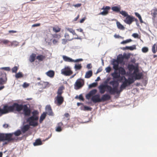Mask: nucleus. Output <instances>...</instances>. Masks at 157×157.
I'll return each instance as SVG.
<instances>
[{
	"label": "nucleus",
	"mask_w": 157,
	"mask_h": 157,
	"mask_svg": "<svg viewBox=\"0 0 157 157\" xmlns=\"http://www.w3.org/2000/svg\"><path fill=\"white\" fill-rule=\"evenodd\" d=\"M109 84L113 86V88L109 85H107L108 87V92L110 94H114L115 93L117 94H119L122 91V89H121V87L120 90H118L117 87L118 86L119 83L116 80L111 81L109 82Z\"/></svg>",
	"instance_id": "f257e3e1"
},
{
	"label": "nucleus",
	"mask_w": 157,
	"mask_h": 157,
	"mask_svg": "<svg viewBox=\"0 0 157 157\" xmlns=\"http://www.w3.org/2000/svg\"><path fill=\"white\" fill-rule=\"evenodd\" d=\"M23 110V113L25 117H29L30 115L31 110L27 105H23L17 103L16 106V111L19 112Z\"/></svg>",
	"instance_id": "f03ea898"
},
{
	"label": "nucleus",
	"mask_w": 157,
	"mask_h": 157,
	"mask_svg": "<svg viewBox=\"0 0 157 157\" xmlns=\"http://www.w3.org/2000/svg\"><path fill=\"white\" fill-rule=\"evenodd\" d=\"M120 14L124 17H126L124 21L125 23L130 25L133 21H134L135 17L132 16L128 15L125 11L122 10L120 12Z\"/></svg>",
	"instance_id": "7ed1b4c3"
},
{
	"label": "nucleus",
	"mask_w": 157,
	"mask_h": 157,
	"mask_svg": "<svg viewBox=\"0 0 157 157\" xmlns=\"http://www.w3.org/2000/svg\"><path fill=\"white\" fill-rule=\"evenodd\" d=\"M17 103H14L12 105L10 106L7 105H5L3 109V114L8 113L10 112H13L14 111H16V106Z\"/></svg>",
	"instance_id": "20e7f679"
},
{
	"label": "nucleus",
	"mask_w": 157,
	"mask_h": 157,
	"mask_svg": "<svg viewBox=\"0 0 157 157\" xmlns=\"http://www.w3.org/2000/svg\"><path fill=\"white\" fill-rule=\"evenodd\" d=\"M134 82V80L132 78H128L127 79L125 77H124V81L122 82V83L121 85V89H122L123 90L127 87L133 83Z\"/></svg>",
	"instance_id": "39448f33"
},
{
	"label": "nucleus",
	"mask_w": 157,
	"mask_h": 157,
	"mask_svg": "<svg viewBox=\"0 0 157 157\" xmlns=\"http://www.w3.org/2000/svg\"><path fill=\"white\" fill-rule=\"evenodd\" d=\"M38 119V117H34L33 116H32L26 119V122L29 123V126L35 127L38 125V123L36 121Z\"/></svg>",
	"instance_id": "423d86ee"
},
{
	"label": "nucleus",
	"mask_w": 157,
	"mask_h": 157,
	"mask_svg": "<svg viewBox=\"0 0 157 157\" xmlns=\"http://www.w3.org/2000/svg\"><path fill=\"white\" fill-rule=\"evenodd\" d=\"M84 80L81 79H78L74 84V88L76 90H78L82 88L84 85Z\"/></svg>",
	"instance_id": "0eeeda50"
},
{
	"label": "nucleus",
	"mask_w": 157,
	"mask_h": 157,
	"mask_svg": "<svg viewBox=\"0 0 157 157\" xmlns=\"http://www.w3.org/2000/svg\"><path fill=\"white\" fill-rule=\"evenodd\" d=\"M72 73L70 67L68 66H65L64 68L61 70V73L66 76H69Z\"/></svg>",
	"instance_id": "6e6552de"
},
{
	"label": "nucleus",
	"mask_w": 157,
	"mask_h": 157,
	"mask_svg": "<svg viewBox=\"0 0 157 157\" xmlns=\"http://www.w3.org/2000/svg\"><path fill=\"white\" fill-rule=\"evenodd\" d=\"M63 101V98L62 96L57 95L55 98L54 102L57 105L59 106L62 104Z\"/></svg>",
	"instance_id": "1a4fd4ad"
},
{
	"label": "nucleus",
	"mask_w": 157,
	"mask_h": 157,
	"mask_svg": "<svg viewBox=\"0 0 157 157\" xmlns=\"http://www.w3.org/2000/svg\"><path fill=\"white\" fill-rule=\"evenodd\" d=\"M91 100L94 103H99L101 102V98L99 94H95L92 96Z\"/></svg>",
	"instance_id": "9d476101"
},
{
	"label": "nucleus",
	"mask_w": 157,
	"mask_h": 157,
	"mask_svg": "<svg viewBox=\"0 0 157 157\" xmlns=\"http://www.w3.org/2000/svg\"><path fill=\"white\" fill-rule=\"evenodd\" d=\"M45 110L46 112H45L48 115L50 116H53L54 115L51 107L50 105H48L45 107Z\"/></svg>",
	"instance_id": "9b49d317"
},
{
	"label": "nucleus",
	"mask_w": 157,
	"mask_h": 157,
	"mask_svg": "<svg viewBox=\"0 0 157 157\" xmlns=\"http://www.w3.org/2000/svg\"><path fill=\"white\" fill-rule=\"evenodd\" d=\"M6 75V73H2L1 77H0V84L1 85L5 84L7 80Z\"/></svg>",
	"instance_id": "f8f14e48"
},
{
	"label": "nucleus",
	"mask_w": 157,
	"mask_h": 157,
	"mask_svg": "<svg viewBox=\"0 0 157 157\" xmlns=\"http://www.w3.org/2000/svg\"><path fill=\"white\" fill-rule=\"evenodd\" d=\"M120 63L115 59H113L111 61V64L113 66V68L114 70H117V69L119 67V64Z\"/></svg>",
	"instance_id": "ddd939ff"
},
{
	"label": "nucleus",
	"mask_w": 157,
	"mask_h": 157,
	"mask_svg": "<svg viewBox=\"0 0 157 157\" xmlns=\"http://www.w3.org/2000/svg\"><path fill=\"white\" fill-rule=\"evenodd\" d=\"M108 85L107 84H101L99 86L98 88L101 94H103L104 93L105 91V88H106L107 89V91L108 92V87L107 86Z\"/></svg>",
	"instance_id": "4468645a"
},
{
	"label": "nucleus",
	"mask_w": 157,
	"mask_h": 157,
	"mask_svg": "<svg viewBox=\"0 0 157 157\" xmlns=\"http://www.w3.org/2000/svg\"><path fill=\"white\" fill-rule=\"evenodd\" d=\"M114 72L111 74L114 79H117L120 77V74L117 71V70H114Z\"/></svg>",
	"instance_id": "2eb2a0df"
},
{
	"label": "nucleus",
	"mask_w": 157,
	"mask_h": 157,
	"mask_svg": "<svg viewBox=\"0 0 157 157\" xmlns=\"http://www.w3.org/2000/svg\"><path fill=\"white\" fill-rule=\"evenodd\" d=\"M13 134V133L6 134V140H7L8 142H9L13 140L14 139L12 137Z\"/></svg>",
	"instance_id": "dca6fc26"
},
{
	"label": "nucleus",
	"mask_w": 157,
	"mask_h": 157,
	"mask_svg": "<svg viewBox=\"0 0 157 157\" xmlns=\"http://www.w3.org/2000/svg\"><path fill=\"white\" fill-rule=\"evenodd\" d=\"M110 98L111 97L109 95L107 94H105L103 95L102 96L101 98V101H104L106 100H109L110 99Z\"/></svg>",
	"instance_id": "f3484780"
},
{
	"label": "nucleus",
	"mask_w": 157,
	"mask_h": 157,
	"mask_svg": "<svg viewBox=\"0 0 157 157\" xmlns=\"http://www.w3.org/2000/svg\"><path fill=\"white\" fill-rule=\"evenodd\" d=\"M136 46L135 45H133L132 46H126L125 47H123L121 49L123 50H129L131 51L133 50L136 49Z\"/></svg>",
	"instance_id": "a211bd4d"
},
{
	"label": "nucleus",
	"mask_w": 157,
	"mask_h": 157,
	"mask_svg": "<svg viewBox=\"0 0 157 157\" xmlns=\"http://www.w3.org/2000/svg\"><path fill=\"white\" fill-rule=\"evenodd\" d=\"M111 9L114 12L117 13H120V12L121 11H120L121 9V6H114L112 7Z\"/></svg>",
	"instance_id": "6ab92c4d"
},
{
	"label": "nucleus",
	"mask_w": 157,
	"mask_h": 157,
	"mask_svg": "<svg viewBox=\"0 0 157 157\" xmlns=\"http://www.w3.org/2000/svg\"><path fill=\"white\" fill-rule=\"evenodd\" d=\"M80 109L81 110L84 111H90L92 109V108L86 106H82L80 107Z\"/></svg>",
	"instance_id": "aec40b11"
},
{
	"label": "nucleus",
	"mask_w": 157,
	"mask_h": 157,
	"mask_svg": "<svg viewBox=\"0 0 157 157\" xmlns=\"http://www.w3.org/2000/svg\"><path fill=\"white\" fill-rule=\"evenodd\" d=\"M62 57L63 60L65 62H73L74 61V59L67 56L63 55Z\"/></svg>",
	"instance_id": "412c9836"
},
{
	"label": "nucleus",
	"mask_w": 157,
	"mask_h": 157,
	"mask_svg": "<svg viewBox=\"0 0 157 157\" xmlns=\"http://www.w3.org/2000/svg\"><path fill=\"white\" fill-rule=\"evenodd\" d=\"M117 70L120 73V74L124 75L126 74V71L125 69L122 67H119L117 69Z\"/></svg>",
	"instance_id": "4be33fe9"
},
{
	"label": "nucleus",
	"mask_w": 157,
	"mask_h": 157,
	"mask_svg": "<svg viewBox=\"0 0 157 157\" xmlns=\"http://www.w3.org/2000/svg\"><path fill=\"white\" fill-rule=\"evenodd\" d=\"M29 128L30 126L29 124L25 125L21 128V131L22 132L25 133L29 129Z\"/></svg>",
	"instance_id": "5701e85b"
},
{
	"label": "nucleus",
	"mask_w": 157,
	"mask_h": 157,
	"mask_svg": "<svg viewBox=\"0 0 157 157\" xmlns=\"http://www.w3.org/2000/svg\"><path fill=\"white\" fill-rule=\"evenodd\" d=\"M63 124L62 122H60L58 124L57 126L56 129V131L57 132H60L62 130L61 127L63 125Z\"/></svg>",
	"instance_id": "b1692460"
},
{
	"label": "nucleus",
	"mask_w": 157,
	"mask_h": 157,
	"mask_svg": "<svg viewBox=\"0 0 157 157\" xmlns=\"http://www.w3.org/2000/svg\"><path fill=\"white\" fill-rule=\"evenodd\" d=\"M124 58V57L122 54H120L117 56L116 60H117L118 62L121 63L123 61Z\"/></svg>",
	"instance_id": "393cba45"
},
{
	"label": "nucleus",
	"mask_w": 157,
	"mask_h": 157,
	"mask_svg": "<svg viewBox=\"0 0 157 157\" xmlns=\"http://www.w3.org/2000/svg\"><path fill=\"white\" fill-rule=\"evenodd\" d=\"M92 74L93 72L91 70L88 71L86 72L85 78H89L92 76Z\"/></svg>",
	"instance_id": "a878e982"
},
{
	"label": "nucleus",
	"mask_w": 157,
	"mask_h": 157,
	"mask_svg": "<svg viewBox=\"0 0 157 157\" xmlns=\"http://www.w3.org/2000/svg\"><path fill=\"white\" fill-rule=\"evenodd\" d=\"M116 25L117 28L121 30H124V29L125 27L118 21H117L116 22Z\"/></svg>",
	"instance_id": "bb28decb"
},
{
	"label": "nucleus",
	"mask_w": 157,
	"mask_h": 157,
	"mask_svg": "<svg viewBox=\"0 0 157 157\" xmlns=\"http://www.w3.org/2000/svg\"><path fill=\"white\" fill-rule=\"evenodd\" d=\"M36 55L34 53H32L30 56L29 60L31 62H33L35 59Z\"/></svg>",
	"instance_id": "cd10ccee"
},
{
	"label": "nucleus",
	"mask_w": 157,
	"mask_h": 157,
	"mask_svg": "<svg viewBox=\"0 0 157 157\" xmlns=\"http://www.w3.org/2000/svg\"><path fill=\"white\" fill-rule=\"evenodd\" d=\"M143 75L142 73H139L136 74L135 75L133 76L136 79H140L142 77Z\"/></svg>",
	"instance_id": "c85d7f7f"
},
{
	"label": "nucleus",
	"mask_w": 157,
	"mask_h": 157,
	"mask_svg": "<svg viewBox=\"0 0 157 157\" xmlns=\"http://www.w3.org/2000/svg\"><path fill=\"white\" fill-rule=\"evenodd\" d=\"M64 88L63 86H62L60 87L58 89L57 92L58 95L61 96V94L63 93V90H64Z\"/></svg>",
	"instance_id": "c756f323"
},
{
	"label": "nucleus",
	"mask_w": 157,
	"mask_h": 157,
	"mask_svg": "<svg viewBox=\"0 0 157 157\" xmlns=\"http://www.w3.org/2000/svg\"><path fill=\"white\" fill-rule=\"evenodd\" d=\"M46 115V113L44 112L41 115L40 119V123H41L43 120L45 118Z\"/></svg>",
	"instance_id": "7c9ffc66"
},
{
	"label": "nucleus",
	"mask_w": 157,
	"mask_h": 157,
	"mask_svg": "<svg viewBox=\"0 0 157 157\" xmlns=\"http://www.w3.org/2000/svg\"><path fill=\"white\" fill-rule=\"evenodd\" d=\"M46 74L48 76L50 77H52L54 76V72L53 71L50 70L47 72Z\"/></svg>",
	"instance_id": "2f4dec72"
},
{
	"label": "nucleus",
	"mask_w": 157,
	"mask_h": 157,
	"mask_svg": "<svg viewBox=\"0 0 157 157\" xmlns=\"http://www.w3.org/2000/svg\"><path fill=\"white\" fill-rule=\"evenodd\" d=\"M42 144V142H41L40 140L38 139L36 140L35 142H34L33 144L34 146H36L38 145H41Z\"/></svg>",
	"instance_id": "473e14b6"
},
{
	"label": "nucleus",
	"mask_w": 157,
	"mask_h": 157,
	"mask_svg": "<svg viewBox=\"0 0 157 157\" xmlns=\"http://www.w3.org/2000/svg\"><path fill=\"white\" fill-rule=\"evenodd\" d=\"M66 29L70 33H72L73 35H75L76 36H78V35L75 33V30H74L68 27H66Z\"/></svg>",
	"instance_id": "72a5a7b5"
},
{
	"label": "nucleus",
	"mask_w": 157,
	"mask_h": 157,
	"mask_svg": "<svg viewBox=\"0 0 157 157\" xmlns=\"http://www.w3.org/2000/svg\"><path fill=\"white\" fill-rule=\"evenodd\" d=\"M24 75L22 74V72H19L17 73H16L15 77L17 78H21L23 77Z\"/></svg>",
	"instance_id": "f704fd0d"
},
{
	"label": "nucleus",
	"mask_w": 157,
	"mask_h": 157,
	"mask_svg": "<svg viewBox=\"0 0 157 157\" xmlns=\"http://www.w3.org/2000/svg\"><path fill=\"white\" fill-rule=\"evenodd\" d=\"M48 83V82H42V81H41L40 82H38L37 84L38 86L44 85V86H43V87L44 88H45Z\"/></svg>",
	"instance_id": "c9c22d12"
},
{
	"label": "nucleus",
	"mask_w": 157,
	"mask_h": 157,
	"mask_svg": "<svg viewBox=\"0 0 157 157\" xmlns=\"http://www.w3.org/2000/svg\"><path fill=\"white\" fill-rule=\"evenodd\" d=\"M6 134H2L0 135V140L1 141L6 140Z\"/></svg>",
	"instance_id": "e433bc0d"
},
{
	"label": "nucleus",
	"mask_w": 157,
	"mask_h": 157,
	"mask_svg": "<svg viewBox=\"0 0 157 157\" xmlns=\"http://www.w3.org/2000/svg\"><path fill=\"white\" fill-rule=\"evenodd\" d=\"M157 9H155L153 11H152L151 13V15L153 17L155 18L156 15H157Z\"/></svg>",
	"instance_id": "4c0bfd02"
},
{
	"label": "nucleus",
	"mask_w": 157,
	"mask_h": 157,
	"mask_svg": "<svg viewBox=\"0 0 157 157\" xmlns=\"http://www.w3.org/2000/svg\"><path fill=\"white\" fill-rule=\"evenodd\" d=\"M18 45V43L16 41H13L11 42V45L9 46L16 47Z\"/></svg>",
	"instance_id": "58836bf2"
},
{
	"label": "nucleus",
	"mask_w": 157,
	"mask_h": 157,
	"mask_svg": "<svg viewBox=\"0 0 157 157\" xmlns=\"http://www.w3.org/2000/svg\"><path fill=\"white\" fill-rule=\"evenodd\" d=\"M45 58V57L44 56L42 55H40L36 57V59L40 61H42Z\"/></svg>",
	"instance_id": "ea45409f"
},
{
	"label": "nucleus",
	"mask_w": 157,
	"mask_h": 157,
	"mask_svg": "<svg viewBox=\"0 0 157 157\" xmlns=\"http://www.w3.org/2000/svg\"><path fill=\"white\" fill-rule=\"evenodd\" d=\"M82 67V66L81 64H78V65L75 64L74 67V68L75 70H80L81 68Z\"/></svg>",
	"instance_id": "a19ab883"
},
{
	"label": "nucleus",
	"mask_w": 157,
	"mask_h": 157,
	"mask_svg": "<svg viewBox=\"0 0 157 157\" xmlns=\"http://www.w3.org/2000/svg\"><path fill=\"white\" fill-rule=\"evenodd\" d=\"M98 85V83L97 82H94L92 84H90L89 86V88H91L92 87H94L97 86Z\"/></svg>",
	"instance_id": "79ce46f5"
},
{
	"label": "nucleus",
	"mask_w": 157,
	"mask_h": 157,
	"mask_svg": "<svg viewBox=\"0 0 157 157\" xmlns=\"http://www.w3.org/2000/svg\"><path fill=\"white\" fill-rule=\"evenodd\" d=\"M13 133L16 136H19L21 134V132L20 130H18Z\"/></svg>",
	"instance_id": "37998d69"
},
{
	"label": "nucleus",
	"mask_w": 157,
	"mask_h": 157,
	"mask_svg": "<svg viewBox=\"0 0 157 157\" xmlns=\"http://www.w3.org/2000/svg\"><path fill=\"white\" fill-rule=\"evenodd\" d=\"M132 41V40L130 39H127L126 40L123 41L121 43V44H125L127 43H128Z\"/></svg>",
	"instance_id": "c03bdc74"
},
{
	"label": "nucleus",
	"mask_w": 157,
	"mask_h": 157,
	"mask_svg": "<svg viewBox=\"0 0 157 157\" xmlns=\"http://www.w3.org/2000/svg\"><path fill=\"white\" fill-rule=\"evenodd\" d=\"M97 92V90L96 89H93L89 92L90 94L92 96L95 94Z\"/></svg>",
	"instance_id": "a18cd8bd"
},
{
	"label": "nucleus",
	"mask_w": 157,
	"mask_h": 157,
	"mask_svg": "<svg viewBox=\"0 0 157 157\" xmlns=\"http://www.w3.org/2000/svg\"><path fill=\"white\" fill-rule=\"evenodd\" d=\"M18 69V67L17 66H14L12 69V72L16 73Z\"/></svg>",
	"instance_id": "49530a36"
},
{
	"label": "nucleus",
	"mask_w": 157,
	"mask_h": 157,
	"mask_svg": "<svg viewBox=\"0 0 157 157\" xmlns=\"http://www.w3.org/2000/svg\"><path fill=\"white\" fill-rule=\"evenodd\" d=\"M148 50V49L147 47H144L142 48V51L143 52L146 53L147 52Z\"/></svg>",
	"instance_id": "de8ad7c7"
},
{
	"label": "nucleus",
	"mask_w": 157,
	"mask_h": 157,
	"mask_svg": "<svg viewBox=\"0 0 157 157\" xmlns=\"http://www.w3.org/2000/svg\"><path fill=\"white\" fill-rule=\"evenodd\" d=\"M32 113L33 114L32 116H33L34 117H38L37 116H36L38 114V112L37 110H34L32 112Z\"/></svg>",
	"instance_id": "09e8293b"
},
{
	"label": "nucleus",
	"mask_w": 157,
	"mask_h": 157,
	"mask_svg": "<svg viewBox=\"0 0 157 157\" xmlns=\"http://www.w3.org/2000/svg\"><path fill=\"white\" fill-rule=\"evenodd\" d=\"M53 31L54 32H55L56 33H58V32H59V31H60V29L59 28H56L54 27L53 28Z\"/></svg>",
	"instance_id": "8fccbe9b"
},
{
	"label": "nucleus",
	"mask_w": 157,
	"mask_h": 157,
	"mask_svg": "<svg viewBox=\"0 0 157 157\" xmlns=\"http://www.w3.org/2000/svg\"><path fill=\"white\" fill-rule=\"evenodd\" d=\"M1 69L7 71H9L10 70V68L9 67H2L1 68Z\"/></svg>",
	"instance_id": "3c124183"
},
{
	"label": "nucleus",
	"mask_w": 157,
	"mask_h": 157,
	"mask_svg": "<svg viewBox=\"0 0 157 157\" xmlns=\"http://www.w3.org/2000/svg\"><path fill=\"white\" fill-rule=\"evenodd\" d=\"M155 46H156V44H155L153 45V46L152 47V52L153 53H156V51L155 50Z\"/></svg>",
	"instance_id": "603ef678"
},
{
	"label": "nucleus",
	"mask_w": 157,
	"mask_h": 157,
	"mask_svg": "<svg viewBox=\"0 0 157 157\" xmlns=\"http://www.w3.org/2000/svg\"><path fill=\"white\" fill-rule=\"evenodd\" d=\"M124 76H121L118 78V80H116V81H117V82L119 81L120 82H121L123 79L124 80Z\"/></svg>",
	"instance_id": "864d4df0"
},
{
	"label": "nucleus",
	"mask_w": 157,
	"mask_h": 157,
	"mask_svg": "<svg viewBox=\"0 0 157 157\" xmlns=\"http://www.w3.org/2000/svg\"><path fill=\"white\" fill-rule=\"evenodd\" d=\"M110 9V7L109 6H106L105 7L104 11L107 12V13H108V11Z\"/></svg>",
	"instance_id": "5fc2aeb1"
},
{
	"label": "nucleus",
	"mask_w": 157,
	"mask_h": 157,
	"mask_svg": "<svg viewBox=\"0 0 157 157\" xmlns=\"http://www.w3.org/2000/svg\"><path fill=\"white\" fill-rule=\"evenodd\" d=\"M123 56L124 58L126 59H128L130 57V54H127L126 53H124L123 54Z\"/></svg>",
	"instance_id": "6e6d98bb"
},
{
	"label": "nucleus",
	"mask_w": 157,
	"mask_h": 157,
	"mask_svg": "<svg viewBox=\"0 0 157 157\" xmlns=\"http://www.w3.org/2000/svg\"><path fill=\"white\" fill-rule=\"evenodd\" d=\"M2 42L5 44H7L8 43L10 42L9 41L7 40H3L2 41Z\"/></svg>",
	"instance_id": "4d7b16f0"
},
{
	"label": "nucleus",
	"mask_w": 157,
	"mask_h": 157,
	"mask_svg": "<svg viewBox=\"0 0 157 157\" xmlns=\"http://www.w3.org/2000/svg\"><path fill=\"white\" fill-rule=\"evenodd\" d=\"M138 69L137 68H136L135 69L132 73L133 76L135 75L136 74H137V73L138 72Z\"/></svg>",
	"instance_id": "13d9d810"
},
{
	"label": "nucleus",
	"mask_w": 157,
	"mask_h": 157,
	"mask_svg": "<svg viewBox=\"0 0 157 157\" xmlns=\"http://www.w3.org/2000/svg\"><path fill=\"white\" fill-rule=\"evenodd\" d=\"M128 68L129 70H133L134 69L135 67L133 65L131 64L129 66Z\"/></svg>",
	"instance_id": "bf43d9fd"
},
{
	"label": "nucleus",
	"mask_w": 157,
	"mask_h": 157,
	"mask_svg": "<svg viewBox=\"0 0 157 157\" xmlns=\"http://www.w3.org/2000/svg\"><path fill=\"white\" fill-rule=\"evenodd\" d=\"M78 99L80 100H81L82 101H84V99L82 94H80L79 95V96H78Z\"/></svg>",
	"instance_id": "052dcab7"
},
{
	"label": "nucleus",
	"mask_w": 157,
	"mask_h": 157,
	"mask_svg": "<svg viewBox=\"0 0 157 157\" xmlns=\"http://www.w3.org/2000/svg\"><path fill=\"white\" fill-rule=\"evenodd\" d=\"M29 86V84L28 83L25 82H24L22 86L23 88H25Z\"/></svg>",
	"instance_id": "680f3d73"
},
{
	"label": "nucleus",
	"mask_w": 157,
	"mask_h": 157,
	"mask_svg": "<svg viewBox=\"0 0 157 157\" xmlns=\"http://www.w3.org/2000/svg\"><path fill=\"white\" fill-rule=\"evenodd\" d=\"M62 44H65L67 41H68V40H67L65 39H63L62 40Z\"/></svg>",
	"instance_id": "e2e57ef3"
},
{
	"label": "nucleus",
	"mask_w": 157,
	"mask_h": 157,
	"mask_svg": "<svg viewBox=\"0 0 157 157\" xmlns=\"http://www.w3.org/2000/svg\"><path fill=\"white\" fill-rule=\"evenodd\" d=\"M108 13L104 10L99 14V15H105L107 14Z\"/></svg>",
	"instance_id": "0e129e2a"
},
{
	"label": "nucleus",
	"mask_w": 157,
	"mask_h": 157,
	"mask_svg": "<svg viewBox=\"0 0 157 157\" xmlns=\"http://www.w3.org/2000/svg\"><path fill=\"white\" fill-rule=\"evenodd\" d=\"M106 71V72L109 73L111 71V67H110L109 66L105 68Z\"/></svg>",
	"instance_id": "69168bd1"
},
{
	"label": "nucleus",
	"mask_w": 157,
	"mask_h": 157,
	"mask_svg": "<svg viewBox=\"0 0 157 157\" xmlns=\"http://www.w3.org/2000/svg\"><path fill=\"white\" fill-rule=\"evenodd\" d=\"M91 96L92 95L89 93L86 95V98L87 99H89Z\"/></svg>",
	"instance_id": "338daca9"
},
{
	"label": "nucleus",
	"mask_w": 157,
	"mask_h": 157,
	"mask_svg": "<svg viewBox=\"0 0 157 157\" xmlns=\"http://www.w3.org/2000/svg\"><path fill=\"white\" fill-rule=\"evenodd\" d=\"M64 37L67 40L69 39V35L67 33H65L64 35Z\"/></svg>",
	"instance_id": "774afa93"
}]
</instances>
